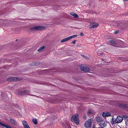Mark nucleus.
Returning <instances> with one entry per match:
<instances>
[{"mask_svg": "<svg viewBox=\"0 0 128 128\" xmlns=\"http://www.w3.org/2000/svg\"><path fill=\"white\" fill-rule=\"evenodd\" d=\"M114 33H115V34H117V33H118V31L114 32Z\"/></svg>", "mask_w": 128, "mask_h": 128, "instance_id": "obj_29", "label": "nucleus"}, {"mask_svg": "<svg viewBox=\"0 0 128 128\" xmlns=\"http://www.w3.org/2000/svg\"><path fill=\"white\" fill-rule=\"evenodd\" d=\"M77 36V35H73L69 36V37H68V38H69V40H70L72 38H74V37H75Z\"/></svg>", "mask_w": 128, "mask_h": 128, "instance_id": "obj_21", "label": "nucleus"}, {"mask_svg": "<svg viewBox=\"0 0 128 128\" xmlns=\"http://www.w3.org/2000/svg\"><path fill=\"white\" fill-rule=\"evenodd\" d=\"M78 116L77 114H75L72 116L71 119V121L74 122L76 124L79 123Z\"/></svg>", "mask_w": 128, "mask_h": 128, "instance_id": "obj_1", "label": "nucleus"}, {"mask_svg": "<svg viewBox=\"0 0 128 128\" xmlns=\"http://www.w3.org/2000/svg\"><path fill=\"white\" fill-rule=\"evenodd\" d=\"M118 106L120 107L126 108H128V104H126L124 103H118Z\"/></svg>", "mask_w": 128, "mask_h": 128, "instance_id": "obj_5", "label": "nucleus"}, {"mask_svg": "<svg viewBox=\"0 0 128 128\" xmlns=\"http://www.w3.org/2000/svg\"><path fill=\"white\" fill-rule=\"evenodd\" d=\"M22 123L24 128H30L26 121L23 120L22 121Z\"/></svg>", "mask_w": 128, "mask_h": 128, "instance_id": "obj_8", "label": "nucleus"}, {"mask_svg": "<svg viewBox=\"0 0 128 128\" xmlns=\"http://www.w3.org/2000/svg\"><path fill=\"white\" fill-rule=\"evenodd\" d=\"M33 96H34V95H33Z\"/></svg>", "mask_w": 128, "mask_h": 128, "instance_id": "obj_32", "label": "nucleus"}, {"mask_svg": "<svg viewBox=\"0 0 128 128\" xmlns=\"http://www.w3.org/2000/svg\"><path fill=\"white\" fill-rule=\"evenodd\" d=\"M80 35L82 36H84V34L82 33L81 32L80 34Z\"/></svg>", "mask_w": 128, "mask_h": 128, "instance_id": "obj_28", "label": "nucleus"}, {"mask_svg": "<svg viewBox=\"0 0 128 128\" xmlns=\"http://www.w3.org/2000/svg\"><path fill=\"white\" fill-rule=\"evenodd\" d=\"M17 79L16 77H12L8 78L7 80L9 81H16Z\"/></svg>", "mask_w": 128, "mask_h": 128, "instance_id": "obj_11", "label": "nucleus"}, {"mask_svg": "<svg viewBox=\"0 0 128 128\" xmlns=\"http://www.w3.org/2000/svg\"><path fill=\"white\" fill-rule=\"evenodd\" d=\"M46 28L43 26H38L33 27L31 28V30H42Z\"/></svg>", "mask_w": 128, "mask_h": 128, "instance_id": "obj_3", "label": "nucleus"}, {"mask_svg": "<svg viewBox=\"0 0 128 128\" xmlns=\"http://www.w3.org/2000/svg\"><path fill=\"white\" fill-rule=\"evenodd\" d=\"M46 47V46H42L38 50V51L39 52H42L44 50Z\"/></svg>", "mask_w": 128, "mask_h": 128, "instance_id": "obj_13", "label": "nucleus"}, {"mask_svg": "<svg viewBox=\"0 0 128 128\" xmlns=\"http://www.w3.org/2000/svg\"><path fill=\"white\" fill-rule=\"evenodd\" d=\"M70 14L75 18H78V15L75 13L71 12L70 13Z\"/></svg>", "mask_w": 128, "mask_h": 128, "instance_id": "obj_18", "label": "nucleus"}, {"mask_svg": "<svg viewBox=\"0 0 128 128\" xmlns=\"http://www.w3.org/2000/svg\"><path fill=\"white\" fill-rule=\"evenodd\" d=\"M29 91L27 90H24L22 91L21 92L20 94L21 95L24 94H28Z\"/></svg>", "mask_w": 128, "mask_h": 128, "instance_id": "obj_14", "label": "nucleus"}, {"mask_svg": "<svg viewBox=\"0 0 128 128\" xmlns=\"http://www.w3.org/2000/svg\"><path fill=\"white\" fill-rule=\"evenodd\" d=\"M100 124L101 127V128H104L106 126V125L105 123V122L103 120L102 121V122H100Z\"/></svg>", "mask_w": 128, "mask_h": 128, "instance_id": "obj_9", "label": "nucleus"}, {"mask_svg": "<svg viewBox=\"0 0 128 128\" xmlns=\"http://www.w3.org/2000/svg\"><path fill=\"white\" fill-rule=\"evenodd\" d=\"M126 122H128V119H126Z\"/></svg>", "mask_w": 128, "mask_h": 128, "instance_id": "obj_30", "label": "nucleus"}, {"mask_svg": "<svg viewBox=\"0 0 128 128\" xmlns=\"http://www.w3.org/2000/svg\"><path fill=\"white\" fill-rule=\"evenodd\" d=\"M80 69L82 71H84L86 72H89L90 70V68L88 67L84 66L81 65L80 66Z\"/></svg>", "mask_w": 128, "mask_h": 128, "instance_id": "obj_4", "label": "nucleus"}, {"mask_svg": "<svg viewBox=\"0 0 128 128\" xmlns=\"http://www.w3.org/2000/svg\"><path fill=\"white\" fill-rule=\"evenodd\" d=\"M0 124L6 128H11L10 126L2 123L0 122Z\"/></svg>", "mask_w": 128, "mask_h": 128, "instance_id": "obj_12", "label": "nucleus"}, {"mask_svg": "<svg viewBox=\"0 0 128 128\" xmlns=\"http://www.w3.org/2000/svg\"><path fill=\"white\" fill-rule=\"evenodd\" d=\"M110 123L112 125L115 124L116 123V119L115 120H114V118H112V120L110 122Z\"/></svg>", "mask_w": 128, "mask_h": 128, "instance_id": "obj_15", "label": "nucleus"}, {"mask_svg": "<svg viewBox=\"0 0 128 128\" xmlns=\"http://www.w3.org/2000/svg\"><path fill=\"white\" fill-rule=\"evenodd\" d=\"M96 120L98 123H100L102 122L103 120L101 117L98 116L96 118Z\"/></svg>", "mask_w": 128, "mask_h": 128, "instance_id": "obj_10", "label": "nucleus"}, {"mask_svg": "<svg viewBox=\"0 0 128 128\" xmlns=\"http://www.w3.org/2000/svg\"><path fill=\"white\" fill-rule=\"evenodd\" d=\"M110 41L111 43V44H110L111 45L113 46H116V44L113 40H110Z\"/></svg>", "mask_w": 128, "mask_h": 128, "instance_id": "obj_16", "label": "nucleus"}, {"mask_svg": "<svg viewBox=\"0 0 128 128\" xmlns=\"http://www.w3.org/2000/svg\"><path fill=\"white\" fill-rule=\"evenodd\" d=\"M93 119L90 118L84 124V126L86 128H90L91 127Z\"/></svg>", "mask_w": 128, "mask_h": 128, "instance_id": "obj_2", "label": "nucleus"}, {"mask_svg": "<svg viewBox=\"0 0 128 128\" xmlns=\"http://www.w3.org/2000/svg\"><path fill=\"white\" fill-rule=\"evenodd\" d=\"M102 116L104 117H105L106 116V113L103 112L102 114Z\"/></svg>", "mask_w": 128, "mask_h": 128, "instance_id": "obj_24", "label": "nucleus"}, {"mask_svg": "<svg viewBox=\"0 0 128 128\" xmlns=\"http://www.w3.org/2000/svg\"><path fill=\"white\" fill-rule=\"evenodd\" d=\"M32 121L35 124H36L38 123V121L36 118H33L32 120Z\"/></svg>", "mask_w": 128, "mask_h": 128, "instance_id": "obj_20", "label": "nucleus"}, {"mask_svg": "<svg viewBox=\"0 0 128 128\" xmlns=\"http://www.w3.org/2000/svg\"><path fill=\"white\" fill-rule=\"evenodd\" d=\"M56 10H58V9H56Z\"/></svg>", "mask_w": 128, "mask_h": 128, "instance_id": "obj_31", "label": "nucleus"}, {"mask_svg": "<svg viewBox=\"0 0 128 128\" xmlns=\"http://www.w3.org/2000/svg\"><path fill=\"white\" fill-rule=\"evenodd\" d=\"M92 112V111L91 110H89L88 112V115H90V114Z\"/></svg>", "mask_w": 128, "mask_h": 128, "instance_id": "obj_23", "label": "nucleus"}, {"mask_svg": "<svg viewBox=\"0 0 128 128\" xmlns=\"http://www.w3.org/2000/svg\"><path fill=\"white\" fill-rule=\"evenodd\" d=\"M90 28H94L97 27L98 26V24L96 23H93L90 24Z\"/></svg>", "mask_w": 128, "mask_h": 128, "instance_id": "obj_7", "label": "nucleus"}, {"mask_svg": "<svg viewBox=\"0 0 128 128\" xmlns=\"http://www.w3.org/2000/svg\"><path fill=\"white\" fill-rule=\"evenodd\" d=\"M123 119V118L122 117L119 116H118L116 118V123H119L121 122L122 121Z\"/></svg>", "mask_w": 128, "mask_h": 128, "instance_id": "obj_6", "label": "nucleus"}, {"mask_svg": "<svg viewBox=\"0 0 128 128\" xmlns=\"http://www.w3.org/2000/svg\"><path fill=\"white\" fill-rule=\"evenodd\" d=\"M122 117V118L123 117L124 118H128V116L126 115L123 116V117Z\"/></svg>", "mask_w": 128, "mask_h": 128, "instance_id": "obj_25", "label": "nucleus"}, {"mask_svg": "<svg viewBox=\"0 0 128 128\" xmlns=\"http://www.w3.org/2000/svg\"><path fill=\"white\" fill-rule=\"evenodd\" d=\"M10 121L12 124L14 125L16 124V120L12 119H10Z\"/></svg>", "mask_w": 128, "mask_h": 128, "instance_id": "obj_17", "label": "nucleus"}, {"mask_svg": "<svg viewBox=\"0 0 128 128\" xmlns=\"http://www.w3.org/2000/svg\"><path fill=\"white\" fill-rule=\"evenodd\" d=\"M83 56L84 57V58H85L86 59H88V57H87L86 56H84V55Z\"/></svg>", "mask_w": 128, "mask_h": 128, "instance_id": "obj_27", "label": "nucleus"}, {"mask_svg": "<svg viewBox=\"0 0 128 128\" xmlns=\"http://www.w3.org/2000/svg\"><path fill=\"white\" fill-rule=\"evenodd\" d=\"M56 6L57 7H58V6Z\"/></svg>", "mask_w": 128, "mask_h": 128, "instance_id": "obj_33", "label": "nucleus"}, {"mask_svg": "<svg viewBox=\"0 0 128 128\" xmlns=\"http://www.w3.org/2000/svg\"><path fill=\"white\" fill-rule=\"evenodd\" d=\"M106 116L107 117L110 116L111 115L110 113L108 112H106Z\"/></svg>", "mask_w": 128, "mask_h": 128, "instance_id": "obj_22", "label": "nucleus"}, {"mask_svg": "<svg viewBox=\"0 0 128 128\" xmlns=\"http://www.w3.org/2000/svg\"><path fill=\"white\" fill-rule=\"evenodd\" d=\"M76 40H74L72 42H71L73 43V44H74L76 42Z\"/></svg>", "mask_w": 128, "mask_h": 128, "instance_id": "obj_26", "label": "nucleus"}, {"mask_svg": "<svg viewBox=\"0 0 128 128\" xmlns=\"http://www.w3.org/2000/svg\"><path fill=\"white\" fill-rule=\"evenodd\" d=\"M69 40L68 37L62 39L61 41V42H63Z\"/></svg>", "mask_w": 128, "mask_h": 128, "instance_id": "obj_19", "label": "nucleus"}]
</instances>
